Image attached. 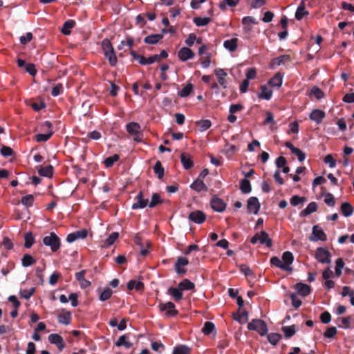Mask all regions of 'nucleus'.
Here are the masks:
<instances>
[{
  "instance_id": "f257e3e1",
  "label": "nucleus",
  "mask_w": 354,
  "mask_h": 354,
  "mask_svg": "<svg viewBox=\"0 0 354 354\" xmlns=\"http://www.w3.org/2000/svg\"><path fill=\"white\" fill-rule=\"evenodd\" d=\"M43 243L45 245L49 246L53 252H56L60 247V239L54 232H50L49 235L44 237Z\"/></svg>"
},
{
  "instance_id": "f03ea898",
  "label": "nucleus",
  "mask_w": 354,
  "mask_h": 354,
  "mask_svg": "<svg viewBox=\"0 0 354 354\" xmlns=\"http://www.w3.org/2000/svg\"><path fill=\"white\" fill-rule=\"evenodd\" d=\"M127 132L133 137V140L138 142H141L142 133L140 124L137 122H130L127 125Z\"/></svg>"
},
{
  "instance_id": "7ed1b4c3",
  "label": "nucleus",
  "mask_w": 354,
  "mask_h": 354,
  "mask_svg": "<svg viewBox=\"0 0 354 354\" xmlns=\"http://www.w3.org/2000/svg\"><path fill=\"white\" fill-rule=\"evenodd\" d=\"M308 239L312 242H316L318 241H326V235L324 232L322 228L319 225H315L313 227L312 233L310 235Z\"/></svg>"
},
{
  "instance_id": "20e7f679",
  "label": "nucleus",
  "mask_w": 354,
  "mask_h": 354,
  "mask_svg": "<svg viewBox=\"0 0 354 354\" xmlns=\"http://www.w3.org/2000/svg\"><path fill=\"white\" fill-rule=\"evenodd\" d=\"M248 328L250 330H257V332H268V328L264 321L259 319H254L248 324Z\"/></svg>"
},
{
  "instance_id": "39448f33",
  "label": "nucleus",
  "mask_w": 354,
  "mask_h": 354,
  "mask_svg": "<svg viewBox=\"0 0 354 354\" xmlns=\"http://www.w3.org/2000/svg\"><path fill=\"white\" fill-rule=\"evenodd\" d=\"M316 259L322 263H328L330 261V252L323 248H319L317 249Z\"/></svg>"
},
{
  "instance_id": "423d86ee",
  "label": "nucleus",
  "mask_w": 354,
  "mask_h": 354,
  "mask_svg": "<svg viewBox=\"0 0 354 354\" xmlns=\"http://www.w3.org/2000/svg\"><path fill=\"white\" fill-rule=\"evenodd\" d=\"M160 310L165 313L167 317H173L176 315L178 311L175 309V305L172 302L161 304L159 306Z\"/></svg>"
},
{
  "instance_id": "0eeeda50",
  "label": "nucleus",
  "mask_w": 354,
  "mask_h": 354,
  "mask_svg": "<svg viewBox=\"0 0 354 354\" xmlns=\"http://www.w3.org/2000/svg\"><path fill=\"white\" fill-rule=\"evenodd\" d=\"M87 235L88 231L86 229H82L81 230L69 234L66 237V241L68 243H73L77 239H85Z\"/></svg>"
},
{
  "instance_id": "6e6552de",
  "label": "nucleus",
  "mask_w": 354,
  "mask_h": 354,
  "mask_svg": "<svg viewBox=\"0 0 354 354\" xmlns=\"http://www.w3.org/2000/svg\"><path fill=\"white\" fill-rule=\"evenodd\" d=\"M178 56L182 62H185L194 58V53L187 47H183L178 51Z\"/></svg>"
},
{
  "instance_id": "1a4fd4ad",
  "label": "nucleus",
  "mask_w": 354,
  "mask_h": 354,
  "mask_svg": "<svg viewBox=\"0 0 354 354\" xmlns=\"http://www.w3.org/2000/svg\"><path fill=\"white\" fill-rule=\"evenodd\" d=\"M48 340L51 344H55L59 351L65 347L63 338L57 333H51L48 337Z\"/></svg>"
},
{
  "instance_id": "9d476101",
  "label": "nucleus",
  "mask_w": 354,
  "mask_h": 354,
  "mask_svg": "<svg viewBox=\"0 0 354 354\" xmlns=\"http://www.w3.org/2000/svg\"><path fill=\"white\" fill-rule=\"evenodd\" d=\"M211 206L214 210L222 212L225 210L226 205L222 199L214 196L211 200Z\"/></svg>"
},
{
  "instance_id": "9b49d317",
  "label": "nucleus",
  "mask_w": 354,
  "mask_h": 354,
  "mask_svg": "<svg viewBox=\"0 0 354 354\" xmlns=\"http://www.w3.org/2000/svg\"><path fill=\"white\" fill-rule=\"evenodd\" d=\"M260 209V203L256 197H250L248 200V209L250 212L257 214Z\"/></svg>"
},
{
  "instance_id": "f8f14e48",
  "label": "nucleus",
  "mask_w": 354,
  "mask_h": 354,
  "mask_svg": "<svg viewBox=\"0 0 354 354\" xmlns=\"http://www.w3.org/2000/svg\"><path fill=\"white\" fill-rule=\"evenodd\" d=\"M206 216L201 211H194L189 214V219L197 224H201L205 221Z\"/></svg>"
},
{
  "instance_id": "ddd939ff",
  "label": "nucleus",
  "mask_w": 354,
  "mask_h": 354,
  "mask_svg": "<svg viewBox=\"0 0 354 354\" xmlns=\"http://www.w3.org/2000/svg\"><path fill=\"white\" fill-rule=\"evenodd\" d=\"M188 264V260L185 257H179L178 258L176 263L175 264V270L177 274H183L185 273L186 270L184 268H182L181 266H185Z\"/></svg>"
},
{
  "instance_id": "4468645a",
  "label": "nucleus",
  "mask_w": 354,
  "mask_h": 354,
  "mask_svg": "<svg viewBox=\"0 0 354 354\" xmlns=\"http://www.w3.org/2000/svg\"><path fill=\"white\" fill-rule=\"evenodd\" d=\"M137 202L132 205L131 208L135 209L138 208H144L148 205V199L143 198V194L140 192L136 196Z\"/></svg>"
},
{
  "instance_id": "2eb2a0df",
  "label": "nucleus",
  "mask_w": 354,
  "mask_h": 354,
  "mask_svg": "<svg viewBox=\"0 0 354 354\" xmlns=\"http://www.w3.org/2000/svg\"><path fill=\"white\" fill-rule=\"evenodd\" d=\"M180 161L184 169H189L192 168L194 165V162L193 160H192L191 156L187 153H183L181 154Z\"/></svg>"
},
{
  "instance_id": "dca6fc26",
  "label": "nucleus",
  "mask_w": 354,
  "mask_h": 354,
  "mask_svg": "<svg viewBox=\"0 0 354 354\" xmlns=\"http://www.w3.org/2000/svg\"><path fill=\"white\" fill-rule=\"evenodd\" d=\"M234 319L240 324H243L248 321V314L246 311H241L240 310L233 315Z\"/></svg>"
},
{
  "instance_id": "f3484780",
  "label": "nucleus",
  "mask_w": 354,
  "mask_h": 354,
  "mask_svg": "<svg viewBox=\"0 0 354 354\" xmlns=\"http://www.w3.org/2000/svg\"><path fill=\"white\" fill-rule=\"evenodd\" d=\"M325 113L319 109L313 110L310 114V119L316 123H320L324 118Z\"/></svg>"
},
{
  "instance_id": "a211bd4d",
  "label": "nucleus",
  "mask_w": 354,
  "mask_h": 354,
  "mask_svg": "<svg viewBox=\"0 0 354 354\" xmlns=\"http://www.w3.org/2000/svg\"><path fill=\"white\" fill-rule=\"evenodd\" d=\"M295 289L298 294L302 296H307L310 292V288L307 284L298 283L295 285Z\"/></svg>"
},
{
  "instance_id": "6ab92c4d",
  "label": "nucleus",
  "mask_w": 354,
  "mask_h": 354,
  "mask_svg": "<svg viewBox=\"0 0 354 354\" xmlns=\"http://www.w3.org/2000/svg\"><path fill=\"white\" fill-rule=\"evenodd\" d=\"M261 336L267 335L268 341L272 345H276L282 338L280 333H259Z\"/></svg>"
},
{
  "instance_id": "aec40b11",
  "label": "nucleus",
  "mask_w": 354,
  "mask_h": 354,
  "mask_svg": "<svg viewBox=\"0 0 354 354\" xmlns=\"http://www.w3.org/2000/svg\"><path fill=\"white\" fill-rule=\"evenodd\" d=\"M317 205L316 203L311 202L308 205V206L306 209H304L299 213V216L301 217H305V216L315 212L317 210Z\"/></svg>"
},
{
  "instance_id": "412c9836",
  "label": "nucleus",
  "mask_w": 354,
  "mask_h": 354,
  "mask_svg": "<svg viewBox=\"0 0 354 354\" xmlns=\"http://www.w3.org/2000/svg\"><path fill=\"white\" fill-rule=\"evenodd\" d=\"M307 15H308V12L306 10L304 1H302L297 9L295 18L297 20H301L304 16Z\"/></svg>"
},
{
  "instance_id": "4be33fe9",
  "label": "nucleus",
  "mask_w": 354,
  "mask_h": 354,
  "mask_svg": "<svg viewBox=\"0 0 354 354\" xmlns=\"http://www.w3.org/2000/svg\"><path fill=\"white\" fill-rule=\"evenodd\" d=\"M115 344L118 347L124 346L126 348H130L132 346V343L129 341L126 335L120 336Z\"/></svg>"
},
{
  "instance_id": "5701e85b",
  "label": "nucleus",
  "mask_w": 354,
  "mask_h": 354,
  "mask_svg": "<svg viewBox=\"0 0 354 354\" xmlns=\"http://www.w3.org/2000/svg\"><path fill=\"white\" fill-rule=\"evenodd\" d=\"M37 169L40 176L44 177H51L53 175V167L51 165H47L45 167L38 166L37 167Z\"/></svg>"
},
{
  "instance_id": "b1692460",
  "label": "nucleus",
  "mask_w": 354,
  "mask_h": 354,
  "mask_svg": "<svg viewBox=\"0 0 354 354\" xmlns=\"http://www.w3.org/2000/svg\"><path fill=\"white\" fill-rule=\"evenodd\" d=\"M167 293L172 296L175 301H179L183 297L181 289L178 288H169L167 290Z\"/></svg>"
},
{
  "instance_id": "393cba45",
  "label": "nucleus",
  "mask_w": 354,
  "mask_h": 354,
  "mask_svg": "<svg viewBox=\"0 0 354 354\" xmlns=\"http://www.w3.org/2000/svg\"><path fill=\"white\" fill-rule=\"evenodd\" d=\"M293 255L290 252H285L282 255V261L285 266H286V270H290V266L293 262Z\"/></svg>"
},
{
  "instance_id": "a878e982",
  "label": "nucleus",
  "mask_w": 354,
  "mask_h": 354,
  "mask_svg": "<svg viewBox=\"0 0 354 354\" xmlns=\"http://www.w3.org/2000/svg\"><path fill=\"white\" fill-rule=\"evenodd\" d=\"M322 277L323 279L325 281V285L326 286L330 289L332 288V271L330 270V268H328L326 270H325L322 273Z\"/></svg>"
},
{
  "instance_id": "bb28decb",
  "label": "nucleus",
  "mask_w": 354,
  "mask_h": 354,
  "mask_svg": "<svg viewBox=\"0 0 354 354\" xmlns=\"http://www.w3.org/2000/svg\"><path fill=\"white\" fill-rule=\"evenodd\" d=\"M237 38H232L225 40L223 43V46L230 52L234 51L237 48Z\"/></svg>"
},
{
  "instance_id": "cd10ccee",
  "label": "nucleus",
  "mask_w": 354,
  "mask_h": 354,
  "mask_svg": "<svg viewBox=\"0 0 354 354\" xmlns=\"http://www.w3.org/2000/svg\"><path fill=\"white\" fill-rule=\"evenodd\" d=\"M272 91L268 88L266 85H263L261 88V92L259 93L258 96L260 98L264 100H270L272 97Z\"/></svg>"
},
{
  "instance_id": "c85d7f7f",
  "label": "nucleus",
  "mask_w": 354,
  "mask_h": 354,
  "mask_svg": "<svg viewBox=\"0 0 354 354\" xmlns=\"http://www.w3.org/2000/svg\"><path fill=\"white\" fill-rule=\"evenodd\" d=\"M242 23L244 26V29L246 31H250L252 29L251 25L257 24L255 19L252 17H245L242 19Z\"/></svg>"
},
{
  "instance_id": "c756f323",
  "label": "nucleus",
  "mask_w": 354,
  "mask_h": 354,
  "mask_svg": "<svg viewBox=\"0 0 354 354\" xmlns=\"http://www.w3.org/2000/svg\"><path fill=\"white\" fill-rule=\"evenodd\" d=\"M283 82V77L280 73H277L270 81L269 84L273 86L279 88Z\"/></svg>"
},
{
  "instance_id": "7c9ffc66",
  "label": "nucleus",
  "mask_w": 354,
  "mask_h": 354,
  "mask_svg": "<svg viewBox=\"0 0 354 354\" xmlns=\"http://www.w3.org/2000/svg\"><path fill=\"white\" fill-rule=\"evenodd\" d=\"M341 212L346 216H350L353 212V208L348 203H344L341 205Z\"/></svg>"
},
{
  "instance_id": "2f4dec72",
  "label": "nucleus",
  "mask_w": 354,
  "mask_h": 354,
  "mask_svg": "<svg viewBox=\"0 0 354 354\" xmlns=\"http://www.w3.org/2000/svg\"><path fill=\"white\" fill-rule=\"evenodd\" d=\"M190 187L199 192L203 190H207V187L201 180H196L191 185Z\"/></svg>"
},
{
  "instance_id": "473e14b6",
  "label": "nucleus",
  "mask_w": 354,
  "mask_h": 354,
  "mask_svg": "<svg viewBox=\"0 0 354 354\" xmlns=\"http://www.w3.org/2000/svg\"><path fill=\"white\" fill-rule=\"evenodd\" d=\"M162 38L161 34L151 35L145 38V42L149 44H155Z\"/></svg>"
},
{
  "instance_id": "72a5a7b5",
  "label": "nucleus",
  "mask_w": 354,
  "mask_h": 354,
  "mask_svg": "<svg viewBox=\"0 0 354 354\" xmlns=\"http://www.w3.org/2000/svg\"><path fill=\"white\" fill-rule=\"evenodd\" d=\"M109 325L112 327H117L118 330H124L127 327V323L125 319H122L118 324L116 319H111L109 322Z\"/></svg>"
},
{
  "instance_id": "f704fd0d",
  "label": "nucleus",
  "mask_w": 354,
  "mask_h": 354,
  "mask_svg": "<svg viewBox=\"0 0 354 354\" xmlns=\"http://www.w3.org/2000/svg\"><path fill=\"white\" fill-rule=\"evenodd\" d=\"M344 262L341 258H339L335 261V274L336 277H339L341 276L342 273V270L344 268Z\"/></svg>"
},
{
  "instance_id": "c9c22d12",
  "label": "nucleus",
  "mask_w": 354,
  "mask_h": 354,
  "mask_svg": "<svg viewBox=\"0 0 354 354\" xmlns=\"http://www.w3.org/2000/svg\"><path fill=\"white\" fill-rule=\"evenodd\" d=\"M260 238H259V242L261 244H266L267 247H270L272 245V241L269 238L268 234L264 232L261 231L259 234Z\"/></svg>"
},
{
  "instance_id": "e433bc0d",
  "label": "nucleus",
  "mask_w": 354,
  "mask_h": 354,
  "mask_svg": "<svg viewBox=\"0 0 354 354\" xmlns=\"http://www.w3.org/2000/svg\"><path fill=\"white\" fill-rule=\"evenodd\" d=\"M178 286L181 289V290H192L194 288L195 286H194V283H192L189 280L185 279L179 283Z\"/></svg>"
},
{
  "instance_id": "4c0bfd02",
  "label": "nucleus",
  "mask_w": 354,
  "mask_h": 354,
  "mask_svg": "<svg viewBox=\"0 0 354 354\" xmlns=\"http://www.w3.org/2000/svg\"><path fill=\"white\" fill-rule=\"evenodd\" d=\"M71 319V315L68 312H63L58 316V320L64 324H68Z\"/></svg>"
},
{
  "instance_id": "58836bf2",
  "label": "nucleus",
  "mask_w": 354,
  "mask_h": 354,
  "mask_svg": "<svg viewBox=\"0 0 354 354\" xmlns=\"http://www.w3.org/2000/svg\"><path fill=\"white\" fill-rule=\"evenodd\" d=\"M35 288L34 287H31L28 289H21L19 291V294L21 297L28 299L35 292Z\"/></svg>"
},
{
  "instance_id": "ea45409f",
  "label": "nucleus",
  "mask_w": 354,
  "mask_h": 354,
  "mask_svg": "<svg viewBox=\"0 0 354 354\" xmlns=\"http://www.w3.org/2000/svg\"><path fill=\"white\" fill-rule=\"evenodd\" d=\"M143 286L144 285L142 282L134 280H131L127 283V288L130 290L133 289L140 290L143 288Z\"/></svg>"
},
{
  "instance_id": "a19ab883",
  "label": "nucleus",
  "mask_w": 354,
  "mask_h": 354,
  "mask_svg": "<svg viewBox=\"0 0 354 354\" xmlns=\"http://www.w3.org/2000/svg\"><path fill=\"white\" fill-rule=\"evenodd\" d=\"M196 124L199 127L201 131H205L211 127L212 122L209 120H202L197 121Z\"/></svg>"
},
{
  "instance_id": "79ce46f5",
  "label": "nucleus",
  "mask_w": 354,
  "mask_h": 354,
  "mask_svg": "<svg viewBox=\"0 0 354 354\" xmlns=\"http://www.w3.org/2000/svg\"><path fill=\"white\" fill-rule=\"evenodd\" d=\"M190 349L185 345H179L174 348L173 354H189Z\"/></svg>"
},
{
  "instance_id": "37998d69",
  "label": "nucleus",
  "mask_w": 354,
  "mask_h": 354,
  "mask_svg": "<svg viewBox=\"0 0 354 354\" xmlns=\"http://www.w3.org/2000/svg\"><path fill=\"white\" fill-rule=\"evenodd\" d=\"M75 25V21L73 20L66 21L62 28V32L64 35H68L71 33L70 29Z\"/></svg>"
},
{
  "instance_id": "c03bdc74",
  "label": "nucleus",
  "mask_w": 354,
  "mask_h": 354,
  "mask_svg": "<svg viewBox=\"0 0 354 354\" xmlns=\"http://www.w3.org/2000/svg\"><path fill=\"white\" fill-rule=\"evenodd\" d=\"M35 260L33 257L28 254H26L21 259L22 266L24 267H28L35 263Z\"/></svg>"
},
{
  "instance_id": "a18cd8bd",
  "label": "nucleus",
  "mask_w": 354,
  "mask_h": 354,
  "mask_svg": "<svg viewBox=\"0 0 354 354\" xmlns=\"http://www.w3.org/2000/svg\"><path fill=\"white\" fill-rule=\"evenodd\" d=\"M118 232H113L111 233L109 237L104 241V247H109L111 246L118 238Z\"/></svg>"
},
{
  "instance_id": "49530a36",
  "label": "nucleus",
  "mask_w": 354,
  "mask_h": 354,
  "mask_svg": "<svg viewBox=\"0 0 354 354\" xmlns=\"http://www.w3.org/2000/svg\"><path fill=\"white\" fill-rule=\"evenodd\" d=\"M153 170L159 179H161L164 176V168L161 165L160 161H157L153 166Z\"/></svg>"
},
{
  "instance_id": "de8ad7c7",
  "label": "nucleus",
  "mask_w": 354,
  "mask_h": 354,
  "mask_svg": "<svg viewBox=\"0 0 354 354\" xmlns=\"http://www.w3.org/2000/svg\"><path fill=\"white\" fill-rule=\"evenodd\" d=\"M24 239H25L24 246L26 248H31L32 245L34 244L35 239L31 232H29L26 233V234L24 236Z\"/></svg>"
},
{
  "instance_id": "09e8293b",
  "label": "nucleus",
  "mask_w": 354,
  "mask_h": 354,
  "mask_svg": "<svg viewBox=\"0 0 354 354\" xmlns=\"http://www.w3.org/2000/svg\"><path fill=\"white\" fill-rule=\"evenodd\" d=\"M241 190L243 193L248 194L251 192L252 188L249 180L243 179L241 182Z\"/></svg>"
},
{
  "instance_id": "8fccbe9b",
  "label": "nucleus",
  "mask_w": 354,
  "mask_h": 354,
  "mask_svg": "<svg viewBox=\"0 0 354 354\" xmlns=\"http://www.w3.org/2000/svg\"><path fill=\"white\" fill-rule=\"evenodd\" d=\"M194 22L197 26H204L207 25L210 22V18L209 17H195Z\"/></svg>"
},
{
  "instance_id": "3c124183",
  "label": "nucleus",
  "mask_w": 354,
  "mask_h": 354,
  "mask_svg": "<svg viewBox=\"0 0 354 354\" xmlns=\"http://www.w3.org/2000/svg\"><path fill=\"white\" fill-rule=\"evenodd\" d=\"M270 263L272 265L275 266L282 270H286V266L283 263L282 259L281 260L277 257H273L270 259Z\"/></svg>"
},
{
  "instance_id": "603ef678",
  "label": "nucleus",
  "mask_w": 354,
  "mask_h": 354,
  "mask_svg": "<svg viewBox=\"0 0 354 354\" xmlns=\"http://www.w3.org/2000/svg\"><path fill=\"white\" fill-rule=\"evenodd\" d=\"M309 94L310 95H314L317 100H320L324 96V93L317 86L313 87Z\"/></svg>"
},
{
  "instance_id": "864d4df0",
  "label": "nucleus",
  "mask_w": 354,
  "mask_h": 354,
  "mask_svg": "<svg viewBox=\"0 0 354 354\" xmlns=\"http://www.w3.org/2000/svg\"><path fill=\"white\" fill-rule=\"evenodd\" d=\"M34 196L28 194L21 198V203L26 207H31L33 205Z\"/></svg>"
},
{
  "instance_id": "5fc2aeb1",
  "label": "nucleus",
  "mask_w": 354,
  "mask_h": 354,
  "mask_svg": "<svg viewBox=\"0 0 354 354\" xmlns=\"http://www.w3.org/2000/svg\"><path fill=\"white\" fill-rule=\"evenodd\" d=\"M102 48L104 54L114 50L111 42L106 39L102 41Z\"/></svg>"
},
{
  "instance_id": "6e6d98bb",
  "label": "nucleus",
  "mask_w": 354,
  "mask_h": 354,
  "mask_svg": "<svg viewBox=\"0 0 354 354\" xmlns=\"http://www.w3.org/2000/svg\"><path fill=\"white\" fill-rule=\"evenodd\" d=\"M162 201L160 199V196L158 194H153L151 196V199L150 203H149V207L150 208H152L155 207L156 205L161 203Z\"/></svg>"
},
{
  "instance_id": "4d7b16f0",
  "label": "nucleus",
  "mask_w": 354,
  "mask_h": 354,
  "mask_svg": "<svg viewBox=\"0 0 354 354\" xmlns=\"http://www.w3.org/2000/svg\"><path fill=\"white\" fill-rule=\"evenodd\" d=\"M105 57L109 59V62L111 66H115L117 63V57L115 51H111L104 54Z\"/></svg>"
},
{
  "instance_id": "13d9d810",
  "label": "nucleus",
  "mask_w": 354,
  "mask_h": 354,
  "mask_svg": "<svg viewBox=\"0 0 354 354\" xmlns=\"http://www.w3.org/2000/svg\"><path fill=\"white\" fill-rule=\"evenodd\" d=\"M113 294V291L110 288H105L100 296L101 301H106L109 299Z\"/></svg>"
},
{
  "instance_id": "bf43d9fd",
  "label": "nucleus",
  "mask_w": 354,
  "mask_h": 354,
  "mask_svg": "<svg viewBox=\"0 0 354 354\" xmlns=\"http://www.w3.org/2000/svg\"><path fill=\"white\" fill-rule=\"evenodd\" d=\"M239 3V0H223V2L219 3V7L222 10L225 9L226 5L229 6H235Z\"/></svg>"
},
{
  "instance_id": "052dcab7",
  "label": "nucleus",
  "mask_w": 354,
  "mask_h": 354,
  "mask_svg": "<svg viewBox=\"0 0 354 354\" xmlns=\"http://www.w3.org/2000/svg\"><path fill=\"white\" fill-rule=\"evenodd\" d=\"M119 159V156L117 154L113 155V156L109 157L104 160V164L106 167H111L115 162H116Z\"/></svg>"
},
{
  "instance_id": "680f3d73",
  "label": "nucleus",
  "mask_w": 354,
  "mask_h": 354,
  "mask_svg": "<svg viewBox=\"0 0 354 354\" xmlns=\"http://www.w3.org/2000/svg\"><path fill=\"white\" fill-rule=\"evenodd\" d=\"M52 131L47 133H39L35 136L37 142H45L48 140L52 135Z\"/></svg>"
},
{
  "instance_id": "e2e57ef3",
  "label": "nucleus",
  "mask_w": 354,
  "mask_h": 354,
  "mask_svg": "<svg viewBox=\"0 0 354 354\" xmlns=\"http://www.w3.org/2000/svg\"><path fill=\"white\" fill-rule=\"evenodd\" d=\"M193 89V85L191 84H187L180 91V95L181 97L188 96Z\"/></svg>"
},
{
  "instance_id": "0e129e2a",
  "label": "nucleus",
  "mask_w": 354,
  "mask_h": 354,
  "mask_svg": "<svg viewBox=\"0 0 354 354\" xmlns=\"http://www.w3.org/2000/svg\"><path fill=\"white\" fill-rule=\"evenodd\" d=\"M215 329V325L211 322H206L201 332H213Z\"/></svg>"
},
{
  "instance_id": "69168bd1",
  "label": "nucleus",
  "mask_w": 354,
  "mask_h": 354,
  "mask_svg": "<svg viewBox=\"0 0 354 354\" xmlns=\"http://www.w3.org/2000/svg\"><path fill=\"white\" fill-rule=\"evenodd\" d=\"M305 201H306L305 198H304V197L294 196L290 198V204L293 206H296V205H298L299 204L304 202Z\"/></svg>"
},
{
  "instance_id": "338daca9",
  "label": "nucleus",
  "mask_w": 354,
  "mask_h": 354,
  "mask_svg": "<svg viewBox=\"0 0 354 354\" xmlns=\"http://www.w3.org/2000/svg\"><path fill=\"white\" fill-rule=\"evenodd\" d=\"M63 91V86L62 84H58L56 86H55L53 89L51 94L53 96H57L60 95Z\"/></svg>"
},
{
  "instance_id": "774afa93",
  "label": "nucleus",
  "mask_w": 354,
  "mask_h": 354,
  "mask_svg": "<svg viewBox=\"0 0 354 354\" xmlns=\"http://www.w3.org/2000/svg\"><path fill=\"white\" fill-rule=\"evenodd\" d=\"M320 319H321L322 322L324 323V324L329 323L330 322V320H331L330 314L328 312H327V311L324 312L320 315Z\"/></svg>"
}]
</instances>
